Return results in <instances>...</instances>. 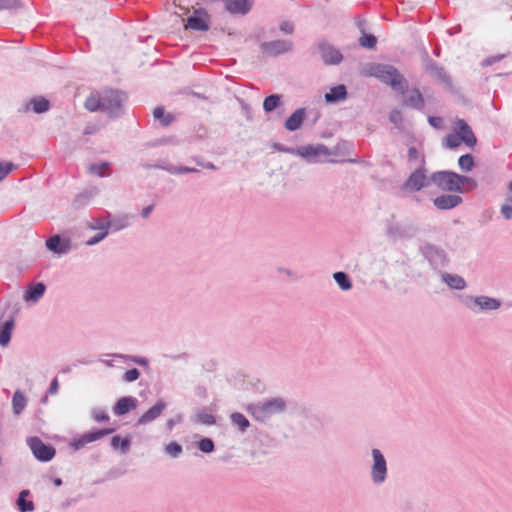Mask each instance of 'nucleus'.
Instances as JSON below:
<instances>
[{
    "mask_svg": "<svg viewBox=\"0 0 512 512\" xmlns=\"http://www.w3.org/2000/svg\"><path fill=\"white\" fill-rule=\"evenodd\" d=\"M154 118L159 121L163 126H168L174 121V116L165 112L162 107H157L153 111Z\"/></svg>",
    "mask_w": 512,
    "mask_h": 512,
    "instance_id": "obj_26",
    "label": "nucleus"
},
{
    "mask_svg": "<svg viewBox=\"0 0 512 512\" xmlns=\"http://www.w3.org/2000/svg\"><path fill=\"white\" fill-rule=\"evenodd\" d=\"M305 119V109L299 108L294 111L285 121V128L289 131L299 129Z\"/></svg>",
    "mask_w": 512,
    "mask_h": 512,
    "instance_id": "obj_14",
    "label": "nucleus"
},
{
    "mask_svg": "<svg viewBox=\"0 0 512 512\" xmlns=\"http://www.w3.org/2000/svg\"><path fill=\"white\" fill-rule=\"evenodd\" d=\"M347 92L344 85L332 87L328 93L325 94L327 102H335L346 98Z\"/></svg>",
    "mask_w": 512,
    "mask_h": 512,
    "instance_id": "obj_21",
    "label": "nucleus"
},
{
    "mask_svg": "<svg viewBox=\"0 0 512 512\" xmlns=\"http://www.w3.org/2000/svg\"><path fill=\"white\" fill-rule=\"evenodd\" d=\"M231 420L235 425L239 426L242 431L249 426L248 419L241 413H233L231 415Z\"/></svg>",
    "mask_w": 512,
    "mask_h": 512,
    "instance_id": "obj_35",
    "label": "nucleus"
},
{
    "mask_svg": "<svg viewBox=\"0 0 512 512\" xmlns=\"http://www.w3.org/2000/svg\"><path fill=\"white\" fill-rule=\"evenodd\" d=\"M509 189H510V191L512 192V181H511V182H510V184H509Z\"/></svg>",
    "mask_w": 512,
    "mask_h": 512,
    "instance_id": "obj_58",
    "label": "nucleus"
},
{
    "mask_svg": "<svg viewBox=\"0 0 512 512\" xmlns=\"http://www.w3.org/2000/svg\"><path fill=\"white\" fill-rule=\"evenodd\" d=\"M178 171L180 173H188V172H194L195 169H190V168H187V167H181V168L178 169Z\"/></svg>",
    "mask_w": 512,
    "mask_h": 512,
    "instance_id": "obj_54",
    "label": "nucleus"
},
{
    "mask_svg": "<svg viewBox=\"0 0 512 512\" xmlns=\"http://www.w3.org/2000/svg\"><path fill=\"white\" fill-rule=\"evenodd\" d=\"M431 181L441 190L462 192L461 175L451 171H438L431 175Z\"/></svg>",
    "mask_w": 512,
    "mask_h": 512,
    "instance_id": "obj_2",
    "label": "nucleus"
},
{
    "mask_svg": "<svg viewBox=\"0 0 512 512\" xmlns=\"http://www.w3.org/2000/svg\"><path fill=\"white\" fill-rule=\"evenodd\" d=\"M443 280L449 287H451L453 289L461 290V289H464L466 286L465 280L458 275L444 274Z\"/></svg>",
    "mask_w": 512,
    "mask_h": 512,
    "instance_id": "obj_24",
    "label": "nucleus"
},
{
    "mask_svg": "<svg viewBox=\"0 0 512 512\" xmlns=\"http://www.w3.org/2000/svg\"><path fill=\"white\" fill-rule=\"evenodd\" d=\"M318 153L316 148L313 147H307L305 148V154L306 155H316Z\"/></svg>",
    "mask_w": 512,
    "mask_h": 512,
    "instance_id": "obj_51",
    "label": "nucleus"
},
{
    "mask_svg": "<svg viewBox=\"0 0 512 512\" xmlns=\"http://www.w3.org/2000/svg\"><path fill=\"white\" fill-rule=\"evenodd\" d=\"M225 8L232 14H246L252 7L250 0H222Z\"/></svg>",
    "mask_w": 512,
    "mask_h": 512,
    "instance_id": "obj_10",
    "label": "nucleus"
},
{
    "mask_svg": "<svg viewBox=\"0 0 512 512\" xmlns=\"http://www.w3.org/2000/svg\"><path fill=\"white\" fill-rule=\"evenodd\" d=\"M462 202L458 195H441L433 200L434 205L441 210L452 209Z\"/></svg>",
    "mask_w": 512,
    "mask_h": 512,
    "instance_id": "obj_12",
    "label": "nucleus"
},
{
    "mask_svg": "<svg viewBox=\"0 0 512 512\" xmlns=\"http://www.w3.org/2000/svg\"><path fill=\"white\" fill-rule=\"evenodd\" d=\"M281 102V97L277 94L270 95L265 98L263 102V108L266 112H271L276 109Z\"/></svg>",
    "mask_w": 512,
    "mask_h": 512,
    "instance_id": "obj_30",
    "label": "nucleus"
},
{
    "mask_svg": "<svg viewBox=\"0 0 512 512\" xmlns=\"http://www.w3.org/2000/svg\"><path fill=\"white\" fill-rule=\"evenodd\" d=\"M210 17L203 9L195 10L193 15L188 17L185 29H191L195 31H207L209 29Z\"/></svg>",
    "mask_w": 512,
    "mask_h": 512,
    "instance_id": "obj_5",
    "label": "nucleus"
},
{
    "mask_svg": "<svg viewBox=\"0 0 512 512\" xmlns=\"http://www.w3.org/2000/svg\"><path fill=\"white\" fill-rule=\"evenodd\" d=\"M114 429H102L96 432L86 433L79 439V445H85L87 443L96 441L106 435L111 434Z\"/></svg>",
    "mask_w": 512,
    "mask_h": 512,
    "instance_id": "obj_20",
    "label": "nucleus"
},
{
    "mask_svg": "<svg viewBox=\"0 0 512 512\" xmlns=\"http://www.w3.org/2000/svg\"><path fill=\"white\" fill-rule=\"evenodd\" d=\"M463 141L461 138H459L458 134L450 133L445 138V144L448 148H456L458 147Z\"/></svg>",
    "mask_w": 512,
    "mask_h": 512,
    "instance_id": "obj_37",
    "label": "nucleus"
},
{
    "mask_svg": "<svg viewBox=\"0 0 512 512\" xmlns=\"http://www.w3.org/2000/svg\"><path fill=\"white\" fill-rule=\"evenodd\" d=\"M14 328V320L10 319L5 322L3 327L0 329V345L6 346L10 342L12 330Z\"/></svg>",
    "mask_w": 512,
    "mask_h": 512,
    "instance_id": "obj_23",
    "label": "nucleus"
},
{
    "mask_svg": "<svg viewBox=\"0 0 512 512\" xmlns=\"http://www.w3.org/2000/svg\"><path fill=\"white\" fill-rule=\"evenodd\" d=\"M13 169L14 165L12 163L0 162V182L4 180Z\"/></svg>",
    "mask_w": 512,
    "mask_h": 512,
    "instance_id": "obj_39",
    "label": "nucleus"
},
{
    "mask_svg": "<svg viewBox=\"0 0 512 512\" xmlns=\"http://www.w3.org/2000/svg\"><path fill=\"white\" fill-rule=\"evenodd\" d=\"M93 132V129H90L89 127H87L84 131L85 134H92Z\"/></svg>",
    "mask_w": 512,
    "mask_h": 512,
    "instance_id": "obj_56",
    "label": "nucleus"
},
{
    "mask_svg": "<svg viewBox=\"0 0 512 512\" xmlns=\"http://www.w3.org/2000/svg\"><path fill=\"white\" fill-rule=\"evenodd\" d=\"M27 443L33 453V455L42 462H47L53 459L55 456V449L52 446L46 445L40 438L31 437L27 440Z\"/></svg>",
    "mask_w": 512,
    "mask_h": 512,
    "instance_id": "obj_4",
    "label": "nucleus"
},
{
    "mask_svg": "<svg viewBox=\"0 0 512 512\" xmlns=\"http://www.w3.org/2000/svg\"><path fill=\"white\" fill-rule=\"evenodd\" d=\"M428 121L434 128L441 129L443 127V119L441 117L431 116Z\"/></svg>",
    "mask_w": 512,
    "mask_h": 512,
    "instance_id": "obj_43",
    "label": "nucleus"
},
{
    "mask_svg": "<svg viewBox=\"0 0 512 512\" xmlns=\"http://www.w3.org/2000/svg\"><path fill=\"white\" fill-rule=\"evenodd\" d=\"M408 157L411 160H415L418 158V150L415 147H410L408 150Z\"/></svg>",
    "mask_w": 512,
    "mask_h": 512,
    "instance_id": "obj_49",
    "label": "nucleus"
},
{
    "mask_svg": "<svg viewBox=\"0 0 512 512\" xmlns=\"http://www.w3.org/2000/svg\"><path fill=\"white\" fill-rule=\"evenodd\" d=\"M137 407V400L133 397H122L114 406V413L118 416L128 413Z\"/></svg>",
    "mask_w": 512,
    "mask_h": 512,
    "instance_id": "obj_13",
    "label": "nucleus"
},
{
    "mask_svg": "<svg viewBox=\"0 0 512 512\" xmlns=\"http://www.w3.org/2000/svg\"><path fill=\"white\" fill-rule=\"evenodd\" d=\"M259 409L265 414L280 412L285 409V402L281 398H275L263 403Z\"/></svg>",
    "mask_w": 512,
    "mask_h": 512,
    "instance_id": "obj_18",
    "label": "nucleus"
},
{
    "mask_svg": "<svg viewBox=\"0 0 512 512\" xmlns=\"http://www.w3.org/2000/svg\"><path fill=\"white\" fill-rule=\"evenodd\" d=\"M199 449L204 453H210L214 450V443L209 438H203L199 441Z\"/></svg>",
    "mask_w": 512,
    "mask_h": 512,
    "instance_id": "obj_38",
    "label": "nucleus"
},
{
    "mask_svg": "<svg viewBox=\"0 0 512 512\" xmlns=\"http://www.w3.org/2000/svg\"><path fill=\"white\" fill-rule=\"evenodd\" d=\"M464 184L470 185L471 188H475L477 186V183L474 179L466 176H461V186Z\"/></svg>",
    "mask_w": 512,
    "mask_h": 512,
    "instance_id": "obj_46",
    "label": "nucleus"
},
{
    "mask_svg": "<svg viewBox=\"0 0 512 512\" xmlns=\"http://www.w3.org/2000/svg\"><path fill=\"white\" fill-rule=\"evenodd\" d=\"M111 445L114 449H121L123 452L127 451L130 445V441L127 438H121L114 436L111 439Z\"/></svg>",
    "mask_w": 512,
    "mask_h": 512,
    "instance_id": "obj_32",
    "label": "nucleus"
},
{
    "mask_svg": "<svg viewBox=\"0 0 512 512\" xmlns=\"http://www.w3.org/2000/svg\"><path fill=\"white\" fill-rule=\"evenodd\" d=\"M281 30L286 32V33H292L293 31V26L288 23V22H285L281 25Z\"/></svg>",
    "mask_w": 512,
    "mask_h": 512,
    "instance_id": "obj_50",
    "label": "nucleus"
},
{
    "mask_svg": "<svg viewBox=\"0 0 512 512\" xmlns=\"http://www.w3.org/2000/svg\"><path fill=\"white\" fill-rule=\"evenodd\" d=\"M262 50L270 56L279 55L290 50V44L286 41L277 40L262 44Z\"/></svg>",
    "mask_w": 512,
    "mask_h": 512,
    "instance_id": "obj_11",
    "label": "nucleus"
},
{
    "mask_svg": "<svg viewBox=\"0 0 512 512\" xmlns=\"http://www.w3.org/2000/svg\"><path fill=\"white\" fill-rule=\"evenodd\" d=\"M46 287L43 283H37L28 287L24 294L26 302H37L45 293Z\"/></svg>",
    "mask_w": 512,
    "mask_h": 512,
    "instance_id": "obj_16",
    "label": "nucleus"
},
{
    "mask_svg": "<svg viewBox=\"0 0 512 512\" xmlns=\"http://www.w3.org/2000/svg\"><path fill=\"white\" fill-rule=\"evenodd\" d=\"M120 104L119 95L116 92L110 91L102 97L91 95L86 99L84 106L87 110L95 112L97 110L118 108Z\"/></svg>",
    "mask_w": 512,
    "mask_h": 512,
    "instance_id": "obj_3",
    "label": "nucleus"
},
{
    "mask_svg": "<svg viewBox=\"0 0 512 512\" xmlns=\"http://www.w3.org/2000/svg\"><path fill=\"white\" fill-rule=\"evenodd\" d=\"M337 284L343 289L348 290L351 288V282L349 281L347 275L344 272H336L333 275Z\"/></svg>",
    "mask_w": 512,
    "mask_h": 512,
    "instance_id": "obj_34",
    "label": "nucleus"
},
{
    "mask_svg": "<svg viewBox=\"0 0 512 512\" xmlns=\"http://www.w3.org/2000/svg\"><path fill=\"white\" fill-rule=\"evenodd\" d=\"M58 380L56 378H54L50 384V388H49V392L51 394H55L57 391H58Z\"/></svg>",
    "mask_w": 512,
    "mask_h": 512,
    "instance_id": "obj_48",
    "label": "nucleus"
},
{
    "mask_svg": "<svg viewBox=\"0 0 512 512\" xmlns=\"http://www.w3.org/2000/svg\"><path fill=\"white\" fill-rule=\"evenodd\" d=\"M376 43H377V39L374 35L372 34H366L364 33L360 38H359V44L362 46V47H365V48H369V49H373L375 46H376Z\"/></svg>",
    "mask_w": 512,
    "mask_h": 512,
    "instance_id": "obj_33",
    "label": "nucleus"
},
{
    "mask_svg": "<svg viewBox=\"0 0 512 512\" xmlns=\"http://www.w3.org/2000/svg\"><path fill=\"white\" fill-rule=\"evenodd\" d=\"M153 207L152 206H147L145 207L143 210H142V216L144 218L148 217V215L150 214V212L152 211Z\"/></svg>",
    "mask_w": 512,
    "mask_h": 512,
    "instance_id": "obj_52",
    "label": "nucleus"
},
{
    "mask_svg": "<svg viewBox=\"0 0 512 512\" xmlns=\"http://www.w3.org/2000/svg\"><path fill=\"white\" fill-rule=\"evenodd\" d=\"M502 214L506 219H510L512 216V206L510 205H504L501 209Z\"/></svg>",
    "mask_w": 512,
    "mask_h": 512,
    "instance_id": "obj_47",
    "label": "nucleus"
},
{
    "mask_svg": "<svg viewBox=\"0 0 512 512\" xmlns=\"http://www.w3.org/2000/svg\"><path fill=\"white\" fill-rule=\"evenodd\" d=\"M107 235V231L98 233L96 236L92 237L91 239L87 240L88 245H94L103 240Z\"/></svg>",
    "mask_w": 512,
    "mask_h": 512,
    "instance_id": "obj_44",
    "label": "nucleus"
},
{
    "mask_svg": "<svg viewBox=\"0 0 512 512\" xmlns=\"http://www.w3.org/2000/svg\"><path fill=\"white\" fill-rule=\"evenodd\" d=\"M30 108H32V110L37 114L44 113L49 110L50 102L42 96H37L32 98L29 102L25 103L23 107L19 109V111L22 113H27L29 112Z\"/></svg>",
    "mask_w": 512,
    "mask_h": 512,
    "instance_id": "obj_9",
    "label": "nucleus"
},
{
    "mask_svg": "<svg viewBox=\"0 0 512 512\" xmlns=\"http://www.w3.org/2000/svg\"><path fill=\"white\" fill-rule=\"evenodd\" d=\"M46 247L50 250V251H53L55 253H64L67 251L68 249V246L67 245H62L61 244V238L60 236L58 235H54L52 237H50L47 241H46Z\"/></svg>",
    "mask_w": 512,
    "mask_h": 512,
    "instance_id": "obj_25",
    "label": "nucleus"
},
{
    "mask_svg": "<svg viewBox=\"0 0 512 512\" xmlns=\"http://www.w3.org/2000/svg\"><path fill=\"white\" fill-rule=\"evenodd\" d=\"M29 496L28 490H23L20 492L19 497L17 499V505L21 512L32 511L34 509V504L32 501H28L26 498Z\"/></svg>",
    "mask_w": 512,
    "mask_h": 512,
    "instance_id": "obj_27",
    "label": "nucleus"
},
{
    "mask_svg": "<svg viewBox=\"0 0 512 512\" xmlns=\"http://www.w3.org/2000/svg\"><path fill=\"white\" fill-rule=\"evenodd\" d=\"M54 484H55L56 486H60V485L62 484L61 479H60V478L55 479V480H54Z\"/></svg>",
    "mask_w": 512,
    "mask_h": 512,
    "instance_id": "obj_55",
    "label": "nucleus"
},
{
    "mask_svg": "<svg viewBox=\"0 0 512 512\" xmlns=\"http://www.w3.org/2000/svg\"><path fill=\"white\" fill-rule=\"evenodd\" d=\"M427 183V176L424 169H417L407 179L403 185V189L414 192L419 191Z\"/></svg>",
    "mask_w": 512,
    "mask_h": 512,
    "instance_id": "obj_8",
    "label": "nucleus"
},
{
    "mask_svg": "<svg viewBox=\"0 0 512 512\" xmlns=\"http://www.w3.org/2000/svg\"><path fill=\"white\" fill-rule=\"evenodd\" d=\"M196 420L198 423L204 424V425H212L215 423V418L212 414L207 412H199L196 415Z\"/></svg>",
    "mask_w": 512,
    "mask_h": 512,
    "instance_id": "obj_36",
    "label": "nucleus"
},
{
    "mask_svg": "<svg viewBox=\"0 0 512 512\" xmlns=\"http://www.w3.org/2000/svg\"><path fill=\"white\" fill-rule=\"evenodd\" d=\"M12 403H13L14 413L16 415H19L24 410V408L26 406V398L20 391H16L14 393Z\"/></svg>",
    "mask_w": 512,
    "mask_h": 512,
    "instance_id": "obj_28",
    "label": "nucleus"
},
{
    "mask_svg": "<svg viewBox=\"0 0 512 512\" xmlns=\"http://www.w3.org/2000/svg\"><path fill=\"white\" fill-rule=\"evenodd\" d=\"M405 103L415 109H423L425 105L424 98L418 89H414L410 92L409 96L405 100Z\"/></svg>",
    "mask_w": 512,
    "mask_h": 512,
    "instance_id": "obj_19",
    "label": "nucleus"
},
{
    "mask_svg": "<svg viewBox=\"0 0 512 512\" xmlns=\"http://www.w3.org/2000/svg\"><path fill=\"white\" fill-rule=\"evenodd\" d=\"M88 172L97 177H104L111 174L110 164L108 162H101L99 164H91L88 167Z\"/></svg>",
    "mask_w": 512,
    "mask_h": 512,
    "instance_id": "obj_22",
    "label": "nucleus"
},
{
    "mask_svg": "<svg viewBox=\"0 0 512 512\" xmlns=\"http://www.w3.org/2000/svg\"><path fill=\"white\" fill-rule=\"evenodd\" d=\"M166 405L163 401L157 402L153 407L146 411L139 419L138 424H145L153 421L161 415Z\"/></svg>",
    "mask_w": 512,
    "mask_h": 512,
    "instance_id": "obj_15",
    "label": "nucleus"
},
{
    "mask_svg": "<svg viewBox=\"0 0 512 512\" xmlns=\"http://www.w3.org/2000/svg\"><path fill=\"white\" fill-rule=\"evenodd\" d=\"M475 302L482 309H497L500 306L496 299L489 297H478L475 299Z\"/></svg>",
    "mask_w": 512,
    "mask_h": 512,
    "instance_id": "obj_29",
    "label": "nucleus"
},
{
    "mask_svg": "<svg viewBox=\"0 0 512 512\" xmlns=\"http://www.w3.org/2000/svg\"><path fill=\"white\" fill-rule=\"evenodd\" d=\"M17 0H0V9L2 8H12L17 6Z\"/></svg>",
    "mask_w": 512,
    "mask_h": 512,
    "instance_id": "obj_45",
    "label": "nucleus"
},
{
    "mask_svg": "<svg viewBox=\"0 0 512 512\" xmlns=\"http://www.w3.org/2000/svg\"><path fill=\"white\" fill-rule=\"evenodd\" d=\"M322 58L327 64H338L342 60L341 53L330 47V46H321Z\"/></svg>",
    "mask_w": 512,
    "mask_h": 512,
    "instance_id": "obj_17",
    "label": "nucleus"
},
{
    "mask_svg": "<svg viewBox=\"0 0 512 512\" xmlns=\"http://www.w3.org/2000/svg\"><path fill=\"white\" fill-rule=\"evenodd\" d=\"M136 362L139 363V364H144L145 360H137Z\"/></svg>",
    "mask_w": 512,
    "mask_h": 512,
    "instance_id": "obj_57",
    "label": "nucleus"
},
{
    "mask_svg": "<svg viewBox=\"0 0 512 512\" xmlns=\"http://www.w3.org/2000/svg\"><path fill=\"white\" fill-rule=\"evenodd\" d=\"M93 418L97 422H103V421H108L109 420V416H108V414L104 410H95L93 412Z\"/></svg>",
    "mask_w": 512,
    "mask_h": 512,
    "instance_id": "obj_42",
    "label": "nucleus"
},
{
    "mask_svg": "<svg viewBox=\"0 0 512 512\" xmlns=\"http://www.w3.org/2000/svg\"><path fill=\"white\" fill-rule=\"evenodd\" d=\"M454 134H458L459 138L469 147H474L477 143V139L463 119H458L454 122Z\"/></svg>",
    "mask_w": 512,
    "mask_h": 512,
    "instance_id": "obj_7",
    "label": "nucleus"
},
{
    "mask_svg": "<svg viewBox=\"0 0 512 512\" xmlns=\"http://www.w3.org/2000/svg\"><path fill=\"white\" fill-rule=\"evenodd\" d=\"M374 465L372 467V478L374 482L381 483L385 480L387 467L386 461L378 449L372 450Z\"/></svg>",
    "mask_w": 512,
    "mask_h": 512,
    "instance_id": "obj_6",
    "label": "nucleus"
},
{
    "mask_svg": "<svg viewBox=\"0 0 512 512\" xmlns=\"http://www.w3.org/2000/svg\"><path fill=\"white\" fill-rule=\"evenodd\" d=\"M401 114L399 111H395L391 114L390 119L393 122H396L397 118H400Z\"/></svg>",
    "mask_w": 512,
    "mask_h": 512,
    "instance_id": "obj_53",
    "label": "nucleus"
},
{
    "mask_svg": "<svg viewBox=\"0 0 512 512\" xmlns=\"http://www.w3.org/2000/svg\"><path fill=\"white\" fill-rule=\"evenodd\" d=\"M458 165L462 171H465V172L470 171L474 166V159H473L472 155H470V154L462 155L458 160Z\"/></svg>",
    "mask_w": 512,
    "mask_h": 512,
    "instance_id": "obj_31",
    "label": "nucleus"
},
{
    "mask_svg": "<svg viewBox=\"0 0 512 512\" xmlns=\"http://www.w3.org/2000/svg\"><path fill=\"white\" fill-rule=\"evenodd\" d=\"M369 75L389 85L394 91L405 94L408 83L404 76L392 65L374 64L369 68Z\"/></svg>",
    "mask_w": 512,
    "mask_h": 512,
    "instance_id": "obj_1",
    "label": "nucleus"
},
{
    "mask_svg": "<svg viewBox=\"0 0 512 512\" xmlns=\"http://www.w3.org/2000/svg\"><path fill=\"white\" fill-rule=\"evenodd\" d=\"M165 450L172 457H176L182 452V447L176 442H171L166 446Z\"/></svg>",
    "mask_w": 512,
    "mask_h": 512,
    "instance_id": "obj_40",
    "label": "nucleus"
},
{
    "mask_svg": "<svg viewBox=\"0 0 512 512\" xmlns=\"http://www.w3.org/2000/svg\"><path fill=\"white\" fill-rule=\"evenodd\" d=\"M140 376V372L136 368H132L125 372L123 378L126 382L136 381Z\"/></svg>",
    "mask_w": 512,
    "mask_h": 512,
    "instance_id": "obj_41",
    "label": "nucleus"
}]
</instances>
